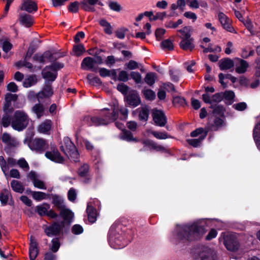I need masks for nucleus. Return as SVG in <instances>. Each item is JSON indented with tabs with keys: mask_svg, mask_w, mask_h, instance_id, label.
<instances>
[{
	"mask_svg": "<svg viewBox=\"0 0 260 260\" xmlns=\"http://www.w3.org/2000/svg\"><path fill=\"white\" fill-rule=\"evenodd\" d=\"M205 221V219H200L186 224L177 225L172 233V241L184 242L200 240L206 233Z\"/></svg>",
	"mask_w": 260,
	"mask_h": 260,
	"instance_id": "nucleus-1",
	"label": "nucleus"
},
{
	"mask_svg": "<svg viewBox=\"0 0 260 260\" xmlns=\"http://www.w3.org/2000/svg\"><path fill=\"white\" fill-rule=\"evenodd\" d=\"M116 110L117 108L115 107L113 109V112L110 113L109 109L105 108L102 111V117L87 116L84 118L83 120L89 126L106 125L117 119Z\"/></svg>",
	"mask_w": 260,
	"mask_h": 260,
	"instance_id": "nucleus-2",
	"label": "nucleus"
},
{
	"mask_svg": "<svg viewBox=\"0 0 260 260\" xmlns=\"http://www.w3.org/2000/svg\"><path fill=\"white\" fill-rule=\"evenodd\" d=\"M121 232V226L113 224L110 228L108 241L111 247L114 249H121L128 244V241L124 239Z\"/></svg>",
	"mask_w": 260,
	"mask_h": 260,
	"instance_id": "nucleus-3",
	"label": "nucleus"
},
{
	"mask_svg": "<svg viewBox=\"0 0 260 260\" xmlns=\"http://www.w3.org/2000/svg\"><path fill=\"white\" fill-rule=\"evenodd\" d=\"M29 122L28 115L23 111L17 110L12 118L11 126L17 131L20 132L24 129Z\"/></svg>",
	"mask_w": 260,
	"mask_h": 260,
	"instance_id": "nucleus-4",
	"label": "nucleus"
},
{
	"mask_svg": "<svg viewBox=\"0 0 260 260\" xmlns=\"http://www.w3.org/2000/svg\"><path fill=\"white\" fill-rule=\"evenodd\" d=\"M181 34L180 38L181 39L179 43L180 47L184 50L191 51L194 48V39L191 37V28L185 26L178 30Z\"/></svg>",
	"mask_w": 260,
	"mask_h": 260,
	"instance_id": "nucleus-5",
	"label": "nucleus"
},
{
	"mask_svg": "<svg viewBox=\"0 0 260 260\" xmlns=\"http://www.w3.org/2000/svg\"><path fill=\"white\" fill-rule=\"evenodd\" d=\"M193 260H219L214 249L209 246L199 247L193 256Z\"/></svg>",
	"mask_w": 260,
	"mask_h": 260,
	"instance_id": "nucleus-6",
	"label": "nucleus"
},
{
	"mask_svg": "<svg viewBox=\"0 0 260 260\" xmlns=\"http://www.w3.org/2000/svg\"><path fill=\"white\" fill-rule=\"evenodd\" d=\"M61 150L75 162L79 160V153L76 146L69 137L64 138L60 147Z\"/></svg>",
	"mask_w": 260,
	"mask_h": 260,
	"instance_id": "nucleus-7",
	"label": "nucleus"
},
{
	"mask_svg": "<svg viewBox=\"0 0 260 260\" xmlns=\"http://www.w3.org/2000/svg\"><path fill=\"white\" fill-rule=\"evenodd\" d=\"M63 67L62 63L56 62L51 66L46 67L42 71V75L48 81H53L57 76V70Z\"/></svg>",
	"mask_w": 260,
	"mask_h": 260,
	"instance_id": "nucleus-8",
	"label": "nucleus"
},
{
	"mask_svg": "<svg viewBox=\"0 0 260 260\" xmlns=\"http://www.w3.org/2000/svg\"><path fill=\"white\" fill-rule=\"evenodd\" d=\"M100 205V202L96 199H92L88 203L86 212L90 222L93 223L96 221L98 215L96 208L99 209Z\"/></svg>",
	"mask_w": 260,
	"mask_h": 260,
	"instance_id": "nucleus-9",
	"label": "nucleus"
},
{
	"mask_svg": "<svg viewBox=\"0 0 260 260\" xmlns=\"http://www.w3.org/2000/svg\"><path fill=\"white\" fill-rule=\"evenodd\" d=\"M28 146L32 150L42 153L47 148L48 144L44 139L38 138L31 140Z\"/></svg>",
	"mask_w": 260,
	"mask_h": 260,
	"instance_id": "nucleus-10",
	"label": "nucleus"
},
{
	"mask_svg": "<svg viewBox=\"0 0 260 260\" xmlns=\"http://www.w3.org/2000/svg\"><path fill=\"white\" fill-rule=\"evenodd\" d=\"M45 156L56 163L61 164L64 161L63 157L61 156L57 148L53 144L50 145V150L46 152Z\"/></svg>",
	"mask_w": 260,
	"mask_h": 260,
	"instance_id": "nucleus-11",
	"label": "nucleus"
},
{
	"mask_svg": "<svg viewBox=\"0 0 260 260\" xmlns=\"http://www.w3.org/2000/svg\"><path fill=\"white\" fill-rule=\"evenodd\" d=\"M126 103L130 106L136 107L141 103V100L138 92L136 90L129 91L125 96Z\"/></svg>",
	"mask_w": 260,
	"mask_h": 260,
	"instance_id": "nucleus-12",
	"label": "nucleus"
},
{
	"mask_svg": "<svg viewBox=\"0 0 260 260\" xmlns=\"http://www.w3.org/2000/svg\"><path fill=\"white\" fill-rule=\"evenodd\" d=\"M224 244L227 249L230 251H236L239 247V242L232 234H228L224 237Z\"/></svg>",
	"mask_w": 260,
	"mask_h": 260,
	"instance_id": "nucleus-13",
	"label": "nucleus"
},
{
	"mask_svg": "<svg viewBox=\"0 0 260 260\" xmlns=\"http://www.w3.org/2000/svg\"><path fill=\"white\" fill-rule=\"evenodd\" d=\"M61 230V225L56 222H54L51 225L45 226L44 227V232L48 237H53L58 235L60 234Z\"/></svg>",
	"mask_w": 260,
	"mask_h": 260,
	"instance_id": "nucleus-14",
	"label": "nucleus"
},
{
	"mask_svg": "<svg viewBox=\"0 0 260 260\" xmlns=\"http://www.w3.org/2000/svg\"><path fill=\"white\" fill-rule=\"evenodd\" d=\"M152 117L155 123L159 126H164L167 122L166 117L161 110L153 109Z\"/></svg>",
	"mask_w": 260,
	"mask_h": 260,
	"instance_id": "nucleus-15",
	"label": "nucleus"
},
{
	"mask_svg": "<svg viewBox=\"0 0 260 260\" xmlns=\"http://www.w3.org/2000/svg\"><path fill=\"white\" fill-rule=\"evenodd\" d=\"M27 177L32 181L35 187L41 189H46L44 182L39 179V176L35 172L30 171L28 173Z\"/></svg>",
	"mask_w": 260,
	"mask_h": 260,
	"instance_id": "nucleus-16",
	"label": "nucleus"
},
{
	"mask_svg": "<svg viewBox=\"0 0 260 260\" xmlns=\"http://www.w3.org/2000/svg\"><path fill=\"white\" fill-rule=\"evenodd\" d=\"M218 19L224 29L231 32H234L235 29L231 26L230 19L223 13L218 14Z\"/></svg>",
	"mask_w": 260,
	"mask_h": 260,
	"instance_id": "nucleus-17",
	"label": "nucleus"
},
{
	"mask_svg": "<svg viewBox=\"0 0 260 260\" xmlns=\"http://www.w3.org/2000/svg\"><path fill=\"white\" fill-rule=\"evenodd\" d=\"M53 93V89L51 85L46 84L43 90L37 94V99L39 102L44 99L50 98Z\"/></svg>",
	"mask_w": 260,
	"mask_h": 260,
	"instance_id": "nucleus-18",
	"label": "nucleus"
},
{
	"mask_svg": "<svg viewBox=\"0 0 260 260\" xmlns=\"http://www.w3.org/2000/svg\"><path fill=\"white\" fill-rule=\"evenodd\" d=\"M235 71L237 73L243 74L246 71L249 66L248 63L242 59L237 58L234 60Z\"/></svg>",
	"mask_w": 260,
	"mask_h": 260,
	"instance_id": "nucleus-19",
	"label": "nucleus"
},
{
	"mask_svg": "<svg viewBox=\"0 0 260 260\" xmlns=\"http://www.w3.org/2000/svg\"><path fill=\"white\" fill-rule=\"evenodd\" d=\"M253 137L257 148L260 150V115L253 129Z\"/></svg>",
	"mask_w": 260,
	"mask_h": 260,
	"instance_id": "nucleus-20",
	"label": "nucleus"
},
{
	"mask_svg": "<svg viewBox=\"0 0 260 260\" xmlns=\"http://www.w3.org/2000/svg\"><path fill=\"white\" fill-rule=\"evenodd\" d=\"M2 142L7 145L12 147H17L19 143L14 137H12L9 134L4 133L1 137Z\"/></svg>",
	"mask_w": 260,
	"mask_h": 260,
	"instance_id": "nucleus-21",
	"label": "nucleus"
},
{
	"mask_svg": "<svg viewBox=\"0 0 260 260\" xmlns=\"http://www.w3.org/2000/svg\"><path fill=\"white\" fill-rule=\"evenodd\" d=\"M81 68L84 70H90L93 72L97 70L93 57H87L83 59L81 63Z\"/></svg>",
	"mask_w": 260,
	"mask_h": 260,
	"instance_id": "nucleus-22",
	"label": "nucleus"
},
{
	"mask_svg": "<svg viewBox=\"0 0 260 260\" xmlns=\"http://www.w3.org/2000/svg\"><path fill=\"white\" fill-rule=\"evenodd\" d=\"M115 125L119 129L122 130V133L120 136L121 139L126 141H136V139L133 138L131 132L123 130L124 127L123 124L116 122H115Z\"/></svg>",
	"mask_w": 260,
	"mask_h": 260,
	"instance_id": "nucleus-23",
	"label": "nucleus"
},
{
	"mask_svg": "<svg viewBox=\"0 0 260 260\" xmlns=\"http://www.w3.org/2000/svg\"><path fill=\"white\" fill-rule=\"evenodd\" d=\"M37 5L33 0H23L21 6V10L31 13L37 10Z\"/></svg>",
	"mask_w": 260,
	"mask_h": 260,
	"instance_id": "nucleus-24",
	"label": "nucleus"
},
{
	"mask_svg": "<svg viewBox=\"0 0 260 260\" xmlns=\"http://www.w3.org/2000/svg\"><path fill=\"white\" fill-rule=\"evenodd\" d=\"M115 107L117 108V110H116L117 118L118 117V112L119 111L122 116L120 118L121 119L125 120L128 115L127 109L124 107H119L117 102L115 101L113 102V106H111V109H109L110 113H112L113 112V109Z\"/></svg>",
	"mask_w": 260,
	"mask_h": 260,
	"instance_id": "nucleus-25",
	"label": "nucleus"
},
{
	"mask_svg": "<svg viewBox=\"0 0 260 260\" xmlns=\"http://www.w3.org/2000/svg\"><path fill=\"white\" fill-rule=\"evenodd\" d=\"M18 19L20 24L25 27H29L33 24L32 17L30 15L25 13L20 14Z\"/></svg>",
	"mask_w": 260,
	"mask_h": 260,
	"instance_id": "nucleus-26",
	"label": "nucleus"
},
{
	"mask_svg": "<svg viewBox=\"0 0 260 260\" xmlns=\"http://www.w3.org/2000/svg\"><path fill=\"white\" fill-rule=\"evenodd\" d=\"M219 66L221 70H229L234 67V61L228 58L221 59L219 62Z\"/></svg>",
	"mask_w": 260,
	"mask_h": 260,
	"instance_id": "nucleus-27",
	"label": "nucleus"
},
{
	"mask_svg": "<svg viewBox=\"0 0 260 260\" xmlns=\"http://www.w3.org/2000/svg\"><path fill=\"white\" fill-rule=\"evenodd\" d=\"M88 170L89 166L87 164H84L78 170L79 175L81 177L85 178L84 180H83L85 183H88L90 180V177L88 175Z\"/></svg>",
	"mask_w": 260,
	"mask_h": 260,
	"instance_id": "nucleus-28",
	"label": "nucleus"
},
{
	"mask_svg": "<svg viewBox=\"0 0 260 260\" xmlns=\"http://www.w3.org/2000/svg\"><path fill=\"white\" fill-rule=\"evenodd\" d=\"M38 253L37 244L36 242L31 240L29 246V258L30 260H35Z\"/></svg>",
	"mask_w": 260,
	"mask_h": 260,
	"instance_id": "nucleus-29",
	"label": "nucleus"
},
{
	"mask_svg": "<svg viewBox=\"0 0 260 260\" xmlns=\"http://www.w3.org/2000/svg\"><path fill=\"white\" fill-rule=\"evenodd\" d=\"M136 111L139 113V117L140 120L146 121L148 119L149 109L147 106H145L136 109Z\"/></svg>",
	"mask_w": 260,
	"mask_h": 260,
	"instance_id": "nucleus-30",
	"label": "nucleus"
},
{
	"mask_svg": "<svg viewBox=\"0 0 260 260\" xmlns=\"http://www.w3.org/2000/svg\"><path fill=\"white\" fill-rule=\"evenodd\" d=\"M51 126V121L46 120L43 122L38 127V131L43 134H48Z\"/></svg>",
	"mask_w": 260,
	"mask_h": 260,
	"instance_id": "nucleus-31",
	"label": "nucleus"
},
{
	"mask_svg": "<svg viewBox=\"0 0 260 260\" xmlns=\"http://www.w3.org/2000/svg\"><path fill=\"white\" fill-rule=\"evenodd\" d=\"M52 56L51 53L49 51L45 52L43 54H36L33 58L35 60L39 61L40 62L44 63L46 61V59H49L51 60L50 57Z\"/></svg>",
	"mask_w": 260,
	"mask_h": 260,
	"instance_id": "nucleus-32",
	"label": "nucleus"
},
{
	"mask_svg": "<svg viewBox=\"0 0 260 260\" xmlns=\"http://www.w3.org/2000/svg\"><path fill=\"white\" fill-rule=\"evenodd\" d=\"M37 83V79L35 75H30L26 77L23 82V86L25 88H28L35 85Z\"/></svg>",
	"mask_w": 260,
	"mask_h": 260,
	"instance_id": "nucleus-33",
	"label": "nucleus"
},
{
	"mask_svg": "<svg viewBox=\"0 0 260 260\" xmlns=\"http://www.w3.org/2000/svg\"><path fill=\"white\" fill-rule=\"evenodd\" d=\"M12 189L16 192L22 193L24 190V187L22 183L18 180H13L11 182Z\"/></svg>",
	"mask_w": 260,
	"mask_h": 260,
	"instance_id": "nucleus-34",
	"label": "nucleus"
},
{
	"mask_svg": "<svg viewBox=\"0 0 260 260\" xmlns=\"http://www.w3.org/2000/svg\"><path fill=\"white\" fill-rule=\"evenodd\" d=\"M11 112H4L1 121L0 123L4 127H8L10 124H11L12 118H11L9 113Z\"/></svg>",
	"mask_w": 260,
	"mask_h": 260,
	"instance_id": "nucleus-35",
	"label": "nucleus"
},
{
	"mask_svg": "<svg viewBox=\"0 0 260 260\" xmlns=\"http://www.w3.org/2000/svg\"><path fill=\"white\" fill-rule=\"evenodd\" d=\"M207 134V133L205 132L203 135L200 136L198 139H189L187 140V142L189 145L197 147L200 145L201 142L205 138Z\"/></svg>",
	"mask_w": 260,
	"mask_h": 260,
	"instance_id": "nucleus-36",
	"label": "nucleus"
},
{
	"mask_svg": "<svg viewBox=\"0 0 260 260\" xmlns=\"http://www.w3.org/2000/svg\"><path fill=\"white\" fill-rule=\"evenodd\" d=\"M60 215L64 220L67 221H70L74 217V213L65 207L60 211Z\"/></svg>",
	"mask_w": 260,
	"mask_h": 260,
	"instance_id": "nucleus-37",
	"label": "nucleus"
},
{
	"mask_svg": "<svg viewBox=\"0 0 260 260\" xmlns=\"http://www.w3.org/2000/svg\"><path fill=\"white\" fill-rule=\"evenodd\" d=\"M50 208V205L47 203H44L36 207L37 213L40 216L46 215Z\"/></svg>",
	"mask_w": 260,
	"mask_h": 260,
	"instance_id": "nucleus-38",
	"label": "nucleus"
},
{
	"mask_svg": "<svg viewBox=\"0 0 260 260\" xmlns=\"http://www.w3.org/2000/svg\"><path fill=\"white\" fill-rule=\"evenodd\" d=\"M53 204L60 211L65 207L63 200L57 196H54L52 198Z\"/></svg>",
	"mask_w": 260,
	"mask_h": 260,
	"instance_id": "nucleus-39",
	"label": "nucleus"
},
{
	"mask_svg": "<svg viewBox=\"0 0 260 260\" xmlns=\"http://www.w3.org/2000/svg\"><path fill=\"white\" fill-rule=\"evenodd\" d=\"M157 78V75L153 72H149L146 75L144 78L145 82L149 86H152Z\"/></svg>",
	"mask_w": 260,
	"mask_h": 260,
	"instance_id": "nucleus-40",
	"label": "nucleus"
},
{
	"mask_svg": "<svg viewBox=\"0 0 260 260\" xmlns=\"http://www.w3.org/2000/svg\"><path fill=\"white\" fill-rule=\"evenodd\" d=\"M99 23L104 28V31L106 34L108 35L112 34V27L107 21L105 19H101L99 21Z\"/></svg>",
	"mask_w": 260,
	"mask_h": 260,
	"instance_id": "nucleus-41",
	"label": "nucleus"
},
{
	"mask_svg": "<svg viewBox=\"0 0 260 260\" xmlns=\"http://www.w3.org/2000/svg\"><path fill=\"white\" fill-rule=\"evenodd\" d=\"M33 112L38 118H41L44 113V108L41 104H36L32 108Z\"/></svg>",
	"mask_w": 260,
	"mask_h": 260,
	"instance_id": "nucleus-42",
	"label": "nucleus"
},
{
	"mask_svg": "<svg viewBox=\"0 0 260 260\" xmlns=\"http://www.w3.org/2000/svg\"><path fill=\"white\" fill-rule=\"evenodd\" d=\"M223 94V100L228 105H231L233 102L235 96V94L233 91L231 90L225 91L222 92Z\"/></svg>",
	"mask_w": 260,
	"mask_h": 260,
	"instance_id": "nucleus-43",
	"label": "nucleus"
},
{
	"mask_svg": "<svg viewBox=\"0 0 260 260\" xmlns=\"http://www.w3.org/2000/svg\"><path fill=\"white\" fill-rule=\"evenodd\" d=\"M11 198L10 192L7 189L3 190L0 194V201L3 205H6L8 200Z\"/></svg>",
	"mask_w": 260,
	"mask_h": 260,
	"instance_id": "nucleus-44",
	"label": "nucleus"
},
{
	"mask_svg": "<svg viewBox=\"0 0 260 260\" xmlns=\"http://www.w3.org/2000/svg\"><path fill=\"white\" fill-rule=\"evenodd\" d=\"M99 74L102 77H109L111 75L113 76H116V71L115 70H109L106 68H102L99 69Z\"/></svg>",
	"mask_w": 260,
	"mask_h": 260,
	"instance_id": "nucleus-45",
	"label": "nucleus"
},
{
	"mask_svg": "<svg viewBox=\"0 0 260 260\" xmlns=\"http://www.w3.org/2000/svg\"><path fill=\"white\" fill-rule=\"evenodd\" d=\"M0 166L4 175L7 177L8 176L9 165L3 156H0Z\"/></svg>",
	"mask_w": 260,
	"mask_h": 260,
	"instance_id": "nucleus-46",
	"label": "nucleus"
},
{
	"mask_svg": "<svg viewBox=\"0 0 260 260\" xmlns=\"http://www.w3.org/2000/svg\"><path fill=\"white\" fill-rule=\"evenodd\" d=\"M142 93L145 98L149 101L153 100L156 96L155 92L149 89H144L142 91Z\"/></svg>",
	"mask_w": 260,
	"mask_h": 260,
	"instance_id": "nucleus-47",
	"label": "nucleus"
},
{
	"mask_svg": "<svg viewBox=\"0 0 260 260\" xmlns=\"http://www.w3.org/2000/svg\"><path fill=\"white\" fill-rule=\"evenodd\" d=\"M161 46L163 49L165 50H172L174 49L173 43L170 39H166L162 41Z\"/></svg>",
	"mask_w": 260,
	"mask_h": 260,
	"instance_id": "nucleus-48",
	"label": "nucleus"
},
{
	"mask_svg": "<svg viewBox=\"0 0 260 260\" xmlns=\"http://www.w3.org/2000/svg\"><path fill=\"white\" fill-rule=\"evenodd\" d=\"M148 144L152 149L155 150L157 151H166L167 150L165 147L160 145L156 144L154 142L149 141L148 142Z\"/></svg>",
	"mask_w": 260,
	"mask_h": 260,
	"instance_id": "nucleus-49",
	"label": "nucleus"
},
{
	"mask_svg": "<svg viewBox=\"0 0 260 260\" xmlns=\"http://www.w3.org/2000/svg\"><path fill=\"white\" fill-rule=\"evenodd\" d=\"M33 198L37 201H41L46 198L47 194L41 191H34L32 193Z\"/></svg>",
	"mask_w": 260,
	"mask_h": 260,
	"instance_id": "nucleus-50",
	"label": "nucleus"
},
{
	"mask_svg": "<svg viewBox=\"0 0 260 260\" xmlns=\"http://www.w3.org/2000/svg\"><path fill=\"white\" fill-rule=\"evenodd\" d=\"M244 25L246 27V28L248 29V30L250 31V34L252 35H255L258 33V31L255 30L253 28V26L252 24V22L250 20H249V19L246 20L245 21V22H244Z\"/></svg>",
	"mask_w": 260,
	"mask_h": 260,
	"instance_id": "nucleus-51",
	"label": "nucleus"
},
{
	"mask_svg": "<svg viewBox=\"0 0 260 260\" xmlns=\"http://www.w3.org/2000/svg\"><path fill=\"white\" fill-rule=\"evenodd\" d=\"M201 47L204 48L203 51L204 53L212 52L214 51L220 52L221 50V49L220 47L217 46L213 47L211 44H210L207 48H204L202 45H201Z\"/></svg>",
	"mask_w": 260,
	"mask_h": 260,
	"instance_id": "nucleus-52",
	"label": "nucleus"
},
{
	"mask_svg": "<svg viewBox=\"0 0 260 260\" xmlns=\"http://www.w3.org/2000/svg\"><path fill=\"white\" fill-rule=\"evenodd\" d=\"M73 51L76 55L79 56L85 51V49L82 45L79 44L74 47Z\"/></svg>",
	"mask_w": 260,
	"mask_h": 260,
	"instance_id": "nucleus-53",
	"label": "nucleus"
},
{
	"mask_svg": "<svg viewBox=\"0 0 260 260\" xmlns=\"http://www.w3.org/2000/svg\"><path fill=\"white\" fill-rule=\"evenodd\" d=\"M52 244L50 247L51 251L56 252L60 247V243L58 239H53L52 240Z\"/></svg>",
	"mask_w": 260,
	"mask_h": 260,
	"instance_id": "nucleus-54",
	"label": "nucleus"
},
{
	"mask_svg": "<svg viewBox=\"0 0 260 260\" xmlns=\"http://www.w3.org/2000/svg\"><path fill=\"white\" fill-rule=\"evenodd\" d=\"M131 77L136 83H140L142 81V76L139 72H132L131 73Z\"/></svg>",
	"mask_w": 260,
	"mask_h": 260,
	"instance_id": "nucleus-55",
	"label": "nucleus"
},
{
	"mask_svg": "<svg viewBox=\"0 0 260 260\" xmlns=\"http://www.w3.org/2000/svg\"><path fill=\"white\" fill-rule=\"evenodd\" d=\"M213 114L215 117L223 116V107L219 106L216 107L213 110Z\"/></svg>",
	"mask_w": 260,
	"mask_h": 260,
	"instance_id": "nucleus-56",
	"label": "nucleus"
},
{
	"mask_svg": "<svg viewBox=\"0 0 260 260\" xmlns=\"http://www.w3.org/2000/svg\"><path fill=\"white\" fill-rule=\"evenodd\" d=\"M233 107L236 110L242 111L246 109L247 104L245 102H240L234 104Z\"/></svg>",
	"mask_w": 260,
	"mask_h": 260,
	"instance_id": "nucleus-57",
	"label": "nucleus"
},
{
	"mask_svg": "<svg viewBox=\"0 0 260 260\" xmlns=\"http://www.w3.org/2000/svg\"><path fill=\"white\" fill-rule=\"evenodd\" d=\"M224 124V117H215L214 119V125L217 128L222 126Z\"/></svg>",
	"mask_w": 260,
	"mask_h": 260,
	"instance_id": "nucleus-58",
	"label": "nucleus"
},
{
	"mask_svg": "<svg viewBox=\"0 0 260 260\" xmlns=\"http://www.w3.org/2000/svg\"><path fill=\"white\" fill-rule=\"evenodd\" d=\"M125 66L129 70H135L139 68V64L135 60H131L128 62L126 63Z\"/></svg>",
	"mask_w": 260,
	"mask_h": 260,
	"instance_id": "nucleus-59",
	"label": "nucleus"
},
{
	"mask_svg": "<svg viewBox=\"0 0 260 260\" xmlns=\"http://www.w3.org/2000/svg\"><path fill=\"white\" fill-rule=\"evenodd\" d=\"M152 134L158 139H166L168 138L166 133L153 131Z\"/></svg>",
	"mask_w": 260,
	"mask_h": 260,
	"instance_id": "nucleus-60",
	"label": "nucleus"
},
{
	"mask_svg": "<svg viewBox=\"0 0 260 260\" xmlns=\"http://www.w3.org/2000/svg\"><path fill=\"white\" fill-rule=\"evenodd\" d=\"M72 232L74 234L79 235L83 233V229L79 224H75L72 229Z\"/></svg>",
	"mask_w": 260,
	"mask_h": 260,
	"instance_id": "nucleus-61",
	"label": "nucleus"
},
{
	"mask_svg": "<svg viewBox=\"0 0 260 260\" xmlns=\"http://www.w3.org/2000/svg\"><path fill=\"white\" fill-rule=\"evenodd\" d=\"M79 4L77 2H74L72 3L69 7V10L70 11L73 13H76L79 10Z\"/></svg>",
	"mask_w": 260,
	"mask_h": 260,
	"instance_id": "nucleus-62",
	"label": "nucleus"
},
{
	"mask_svg": "<svg viewBox=\"0 0 260 260\" xmlns=\"http://www.w3.org/2000/svg\"><path fill=\"white\" fill-rule=\"evenodd\" d=\"M68 197L70 201H74L77 197L76 190L73 188H71L68 191Z\"/></svg>",
	"mask_w": 260,
	"mask_h": 260,
	"instance_id": "nucleus-63",
	"label": "nucleus"
},
{
	"mask_svg": "<svg viewBox=\"0 0 260 260\" xmlns=\"http://www.w3.org/2000/svg\"><path fill=\"white\" fill-rule=\"evenodd\" d=\"M255 75L257 77H260V57H258L255 61Z\"/></svg>",
	"mask_w": 260,
	"mask_h": 260,
	"instance_id": "nucleus-64",
	"label": "nucleus"
}]
</instances>
